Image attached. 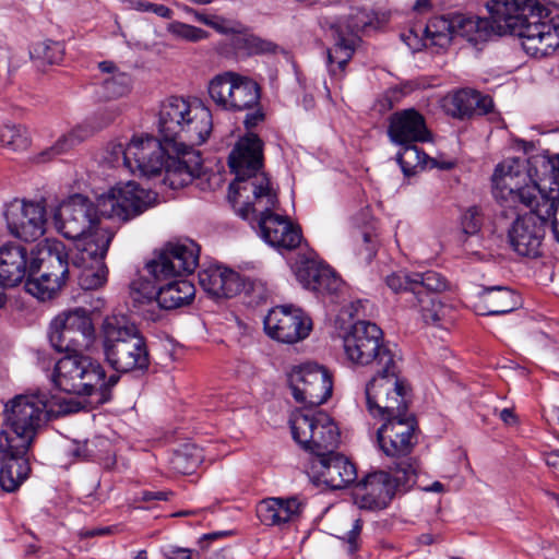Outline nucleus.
I'll use <instances>...</instances> for the list:
<instances>
[{"label": "nucleus", "mask_w": 559, "mask_h": 559, "mask_svg": "<svg viewBox=\"0 0 559 559\" xmlns=\"http://www.w3.org/2000/svg\"><path fill=\"white\" fill-rule=\"evenodd\" d=\"M228 165L236 179L229 186V199L258 201L263 209H270L276 201V193L270 186L265 174L260 173L263 165L262 141L255 134L241 138L228 157Z\"/></svg>", "instance_id": "nucleus-4"}, {"label": "nucleus", "mask_w": 559, "mask_h": 559, "mask_svg": "<svg viewBox=\"0 0 559 559\" xmlns=\"http://www.w3.org/2000/svg\"><path fill=\"white\" fill-rule=\"evenodd\" d=\"M293 439L313 457L331 453L340 443V431L333 419L324 412L296 409L289 419Z\"/></svg>", "instance_id": "nucleus-11"}, {"label": "nucleus", "mask_w": 559, "mask_h": 559, "mask_svg": "<svg viewBox=\"0 0 559 559\" xmlns=\"http://www.w3.org/2000/svg\"><path fill=\"white\" fill-rule=\"evenodd\" d=\"M399 358L388 368L376 369L366 384V400L373 417L399 416L408 411L404 382L400 379Z\"/></svg>", "instance_id": "nucleus-14"}, {"label": "nucleus", "mask_w": 559, "mask_h": 559, "mask_svg": "<svg viewBox=\"0 0 559 559\" xmlns=\"http://www.w3.org/2000/svg\"><path fill=\"white\" fill-rule=\"evenodd\" d=\"M100 336L105 360L116 371L130 372L148 368L146 342L127 316H107L100 326Z\"/></svg>", "instance_id": "nucleus-5"}, {"label": "nucleus", "mask_w": 559, "mask_h": 559, "mask_svg": "<svg viewBox=\"0 0 559 559\" xmlns=\"http://www.w3.org/2000/svg\"><path fill=\"white\" fill-rule=\"evenodd\" d=\"M32 254L26 247L8 242L0 247V286L15 287L31 277Z\"/></svg>", "instance_id": "nucleus-31"}, {"label": "nucleus", "mask_w": 559, "mask_h": 559, "mask_svg": "<svg viewBox=\"0 0 559 559\" xmlns=\"http://www.w3.org/2000/svg\"><path fill=\"white\" fill-rule=\"evenodd\" d=\"M384 423L377 431V440L382 452L394 462L409 460L415 462L409 454L416 443L415 430L417 423L413 414L408 411L399 416H388L382 418Z\"/></svg>", "instance_id": "nucleus-22"}, {"label": "nucleus", "mask_w": 559, "mask_h": 559, "mask_svg": "<svg viewBox=\"0 0 559 559\" xmlns=\"http://www.w3.org/2000/svg\"><path fill=\"white\" fill-rule=\"evenodd\" d=\"M481 226V217L479 210L475 206L469 207L462 215V228L467 235H475Z\"/></svg>", "instance_id": "nucleus-51"}, {"label": "nucleus", "mask_w": 559, "mask_h": 559, "mask_svg": "<svg viewBox=\"0 0 559 559\" xmlns=\"http://www.w3.org/2000/svg\"><path fill=\"white\" fill-rule=\"evenodd\" d=\"M55 366L52 380L55 385L68 393L90 396L104 385L105 370L102 365L88 356L72 352Z\"/></svg>", "instance_id": "nucleus-13"}, {"label": "nucleus", "mask_w": 559, "mask_h": 559, "mask_svg": "<svg viewBox=\"0 0 559 559\" xmlns=\"http://www.w3.org/2000/svg\"><path fill=\"white\" fill-rule=\"evenodd\" d=\"M368 301L357 300L350 306V317H359L360 312H365Z\"/></svg>", "instance_id": "nucleus-62"}, {"label": "nucleus", "mask_w": 559, "mask_h": 559, "mask_svg": "<svg viewBox=\"0 0 559 559\" xmlns=\"http://www.w3.org/2000/svg\"><path fill=\"white\" fill-rule=\"evenodd\" d=\"M382 331L377 324L357 320L344 335L343 344L347 358L357 365H371L374 370L392 366L397 355L381 343Z\"/></svg>", "instance_id": "nucleus-15"}, {"label": "nucleus", "mask_w": 559, "mask_h": 559, "mask_svg": "<svg viewBox=\"0 0 559 559\" xmlns=\"http://www.w3.org/2000/svg\"><path fill=\"white\" fill-rule=\"evenodd\" d=\"M131 174L155 176L165 170L164 182L171 189L182 188L201 174V156L197 151L174 152L162 138L134 135L129 141Z\"/></svg>", "instance_id": "nucleus-2"}, {"label": "nucleus", "mask_w": 559, "mask_h": 559, "mask_svg": "<svg viewBox=\"0 0 559 559\" xmlns=\"http://www.w3.org/2000/svg\"><path fill=\"white\" fill-rule=\"evenodd\" d=\"M341 285V280L328 265H325L323 270H321V273L316 280L311 290L319 294H335L340 289Z\"/></svg>", "instance_id": "nucleus-48"}, {"label": "nucleus", "mask_w": 559, "mask_h": 559, "mask_svg": "<svg viewBox=\"0 0 559 559\" xmlns=\"http://www.w3.org/2000/svg\"><path fill=\"white\" fill-rule=\"evenodd\" d=\"M519 305L518 295L504 286H492L483 289L477 311L483 316H499L513 311Z\"/></svg>", "instance_id": "nucleus-34"}, {"label": "nucleus", "mask_w": 559, "mask_h": 559, "mask_svg": "<svg viewBox=\"0 0 559 559\" xmlns=\"http://www.w3.org/2000/svg\"><path fill=\"white\" fill-rule=\"evenodd\" d=\"M354 46L352 40L341 37L333 48L328 51V61L330 64L336 63L340 72L344 71L347 62L352 59Z\"/></svg>", "instance_id": "nucleus-47"}, {"label": "nucleus", "mask_w": 559, "mask_h": 559, "mask_svg": "<svg viewBox=\"0 0 559 559\" xmlns=\"http://www.w3.org/2000/svg\"><path fill=\"white\" fill-rule=\"evenodd\" d=\"M201 287L214 298H231L241 290L250 293L254 283H245L240 275L224 266H211L199 273Z\"/></svg>", "instance_id": "nucleus-30"}, {"label": "nucleus", "mask_w": 559, "mask_h": 559, "mask_svg": "<svg viewBox=\"0 0 559 559\" xmlns=\"http://www.w3.org/2000/svg\"><path fill=\"white\" fill-rule=\"evenodd\" d=\"M114 233L109 228L96 229L87 237L75 241L71 253V267L78 271L79 285L86 290L97 289L107 281L104 259Z\"/></svg>", "instance_id": "nucleus-10"}, {"label": "nucleus", "mask_w": 559, "mask_h": 559, "mask_svg": "<svg viewBox=\"0 0 559 559\" xmlns=\"http://www.w3.org/2000/svg\"><path fill=\"white\" fill-rule=\"evenodd\" d=\"M309 477L317 484L331 489H342L357 478L355 465L341 453L335 452L312 457L308 467Z\"/></svg>", "instance_id": "nucleus-26"}, {"label": "nucleus", "mask_w": 559, "mask_h": 559, "mask_svg": "<svg viewBox=\"0 0 559 559\" xmlns=\"http://www.w3.org/2000/svg\"><path fill=\"white\" fill-rule=\"evenodd\" d=\"M263 119V114L260 110L254 111L253 114H248L245 119V124L247 128L255 127Z\"/></svg>", "instance_id": "nucleus-60"}, {"label": "nucleus", "mask_w": 559, "mask_h": 559, "mask_svg": "<svg viewBox=\"0 0 559 559\" xmlns=\"http://www.w3.org/2000/svg\"><path fill=\"white\" fill-rule=\"evenodd\" d=\"M487 9L496 35H516L530 16H539L542 5L538 0H489Z\"/></svg>", "instance_id": "nucleus-24"}, {"label": "nucleus", "mask_w": 559, "mask_h": 559, "mask_svg": "<svg viewBox=\"0 0 559 559\" xmlns=\"http://www.w3.org/2000/svg\"><path fill=\"white\" fill-rule=\"evenodd\" d=\"M545 463L559 472V450H555L545 454Z\"/></svg>", "instance_id": "nucleus-58"}, {"label": "nucleus", "mask_w": 559, "mask_h": 559, "mask_svg": "<svg viewBox=\"0 0 559 559\" xmlns=\"http://www.w3.org/2000/svg\"><path fill=\"white\" fill-rule=\"evenodd\" d=\"M203 460L202 450L192 444H186L177 450L170 460L173 468L181 474H191Z\"/></svg>", "instance_id": "nucleus-40"}, {"label": "nucleus", "mask_w": 559, "mask_h": 559, "mask_svg": "<svg viewBox=\"0 0 559 559\" xmlns=\"http://www.w3.org/2000/svg\"><path fill=\"white\" fill-rule=\"evenodd\" d=\"M94 333L88 311L75 308L53 319L50 324L49 342L58 352H81L92 345Z\"/></svg>", "instance_id": "nucleus-16"}, {"label": "nucleus", "mask_w": 559, "mask_h": 559, "mask_svg": "<svg viewBox=\"0 0 559 559\" xmlns=\"http://www.w3.org/2000/svg\"><path fill=\"white\" fill-rule=\"evenodd\" d=\"M495 197L509 206H534L536 202L548 199L549 191L531 180L524 163L520 159H508L499 164L492 176Z\"/></svg>", "instance_id": "nucleus-9"}, {"label": "nucleus", "mask_w": 559, "mask_h": 559, "mask_svg": "<svg viewBox=\"0 0 559 559\" xmlns=\"http://www.w3.org/2000/svg\"><path fill=\"white\" fill-rule=\"evenodd\" d=\"M91 443L85 441L82 444H79L76 449L73 451V454L80 459H90L94 456L93 450L91 449Z\"/></svg>", "instance_id": "nucleus-57"}, {"label": "nucleus", "mask_w": 559, "mask_h": 559, "mask_svg": "<svg viewBox=\"0 0 559 559\" xmlns=\"http://www.w3.org/2000/svg\"><path fill=\"white\" fill-rule=\"evenodd\" d=\"M207 90L215 105L225 110L241 111L259 105V85L251 79L234 72L214 76Z\"/></svg>", "instance_id": "nucleus-17"}, {"label": "nucleus", "mask_w": 559, "mask_h": 559, "mask_svg": "<svg viewBox=\"0 0 559 559\" xmlns=\"http://www.w3.org/2000/svg\"><path fill=\"white\" fill-rule=\"evenodd\" d=\"M454 27L455 37L466 38L474 44L485 41L492 34H496L491 19H481L478 16L454 14Z\"/></svg>", "instance_id": "nucleus-36"}, {"label": "nucleus", "mask_w": 559, "mask_h": 559, "mask_svg": "<svg viewBox=\"0 0 559 559\" xmlns=\"http://www.w3.org/2000/svg\"><path fill=\"white\" fill-rule=\"evenodd\" d=\"M147 8L152 9V12L158 16L169 19L171 16V10L164 4L147 3Z\"/></svg>", "instance_id": "nucleus-59"}, {"label": "nucleus", "mask_w": 559, "mask_h": 559, "mask_svg": "<svg viewBox=\"0 0 559 559\" xmlns=\"http://www.w3.org/2000/svg\"><path fill=\"white\" fill-rule=\"evenodd\" d=\"M75 400H51L44 393L20 394L9 400L3 409L0 449L28 451L49 414L66 415L82 408Z\"/></svg>", "instance_id": "nucleus-1"}, {"label": "nucleus", "mask_w": 559, "mask_h": 559, "mask_svg": "<svg viewBox=\"0 0 559 559\" xmlns=\"http://www.w3.org/2000/svg\"><path fill=\"white\" fill-rule=\"evenodd\" d=\"M112 532V528L107 526V527H100V528H94V530H82L80 532V536L82 538H92V537H95V536H102V535H108Z\"/></svg>", "instance_id": "nucleus-56"}, {"label": "nucleus", "mask_w": 559, "mask_h": 559, "mask_svg": "<svg viewBox=\"0 0 559 559\" xmlns=\"http://www.w3.org/2000/svg\"><path fill=\"white\" fill-rule=\"evenodd\" d=\"M278 200L270 209H263L262 203L251 199L249 201L235 200L234 210L243 219L258 218L261 238L278 250H293L297 248L302 239L301 230L294 225L286 216L274 214Z\"/></svg>", "instance_id": "nucleus-12"}, {"label": "nucleus", "mask_w": 559, "mask_h": 559, "mask_svg": "<svg viewBox=\"0 0 559 559\" xmlns=\"http://www.w3.org/2000/svg\"><path fill=\"white\" fill-rule=\"evenodd\" d=\"M311 328V320L293 306H277L264 319L266 334L282 343L293 344L306 338Z\"/></svg>", "instance_id": "nucleus-25"}, {"label": "nucleus", "mask_w": 559, "mask_h": 559, "mask_svg": "<svg viewBox=\"0 0 559 559\" xmlns=\"http://www.w3.org/2000/svg\"><path fill=\"white\" fill-rule=\"evenodd\" d=\"M155 199V193L140 188L134 181H129L103 194L97 206L103 216L127 222L148 209Z\"/></svg>", "instance_id": "nucleus-21"}, {"label": "nucleus", "mask_w": 559, "mask_h": 559, "mask_svg": "<svg viewBox=\"0 0 559 559\" xmlns=\"http://www.w3.org/2000/svg\"><path fill=\"white\" fill-rule=\"evenodd\" d=\"M104 159L115 168H123L131 173V159L129 157V142H110L107 145Z\"/></svg>", "instance_id": "nucleus-46"}, {"label": "nucleus", "mask_w": 559, "mask_h": 559, "mask_svg": "<svg viewBox=\"0 0 559 559\" xmlns=\"http://www.w3.org/2000/svg\"><path fill=\"white\" fill-rule=\"evenodd\" d=\"M425 31L435 45L440 47L449 45L455 37L454 15L431 19Z\"/></svg>", "instance_id": "nucleus-38"}, {"label": "nucleus", "mask_w": 559, "mask_h": 559, "mask_svg": "<svg viewBox=\"0 0 559 559\" xmlns=\"http://www.w3.org/2000/svg\"><path fill=\"white\" fill-rule=\"evenodd\" d=\"M325 265L312 257L300 255L293 265L297 281L307 289L312 288Z\"/></svg>", "instance_id": "nucleus-41"}, {"label": "nucleus", "mask_w": 559, "mask_h": 559, "mask_svg": "<svg viewBox=\"0 0 559 559\" xmlns=\"http://www.w3.org/2000/svg\"><path fill=\"white\" fill-rule=\"evenodd\" d=\"M131 79L124 72L112 73L109 78L104 79L102 83L104 97L119 98L130 92Z\"/></svg>", "instance_id": "nucleus-45"}, {"label": "nucleus", "mask_w": 559, "mask_h": 559, "mask_svg": "<svg viewBox=\"0 0 559 559\" xmlns=\"http://www.w3.org/2000/svg\"><path fill=\"white\" fill-rule=\"evenodd\" d=\"M165 499H166L165 493L162 492V491H158V492L146 491V492L143 493V500L144 501L165 500Z\"/></svg>", "instance_id": "nucleus-63"}, {"label": "nucleus", "mask_w": 559, "mask_h": 559, "mask_svg": "<svg viewBox=\"0 0 559 559\" xmlns=\"http://www.w3.org/2000/svg\"><path fill=\"white\" fill-rule=\"evenodd\" d=\"M0 142L11 151H24L29 145L28 131L23 126L4 124L0 129Z\"/></svg>", "instance_id": "nucleus-44"}, {"label": "nucleus", "mask_w": 559, "mask_h": 559, "mask_svg": "<svg viewBox=\"0 0 559 559\" xmlns=\"http://www.w3.org/2000/svg\"><path fill=\"white\" fill-rule=\"evenodd\" d=\"M515 35L525 52L535 58L551 55L559 47V17L549 22H527Z\"/></svg>", "instance_id": "nucleus-28"}, {"label": "nucleus", "mask_w": 559, "mask_h": 559, "mask_svg": "<svg viewBox=\"0 0 559 559\" xmlns=\"http://www.w3.org/2000/svg\"><path fill=\"white\" fill-rule=\"evenodd\" d=\"M413 280L414 273L401 271L388 275L385 283L394 293L405 292L412 295Z\"/></svg>", "instance_id": "nucleus-50"}, {"label": "nucleus", "mask_w": 559, "mask_h": 559, "mask_svg": "<svg viewBox=\"0 0 559 559\" xmlns=\"http://www.w3.org/2000/svg\"><path fill=\"white\" fill-rule=\"evenodd\" d=\"M10 234L25 242L38 240L46 233V209L43 202L14 200L5 212Z\"/></svg>", "instance_id": "nucleus-23"}, {"label": "nucleus", "mask_w": 559, "mask_h": 559, "mask_svg": "<svg viewBox=\"0 0 559 559\" xmlns=\"http://www.w3.org/2000/svg\"><path fill=\"white\" fill-rule=\"evenodd\" d=\"M200 247L190 239L170 241L146 263L156 281L191 274L199 264Z\"/></svg>", "instance_id": "nucleus-18"}, {"label": "nucleus", "mask_w": 559, "mask_h": 559, "mask_svg": "<svg viewBox=\"0 0 559 559\" xmlns=\"http://www.w3.org/2000/svg\"><path fill=\"white\" fill-rule=\"evenodd\" d=\"M548 222H550L552 234L556 240L559 242V218L556 217V213L550 219H548Z\"/></svg>", "instance_id": "nucleus-64"}, {"label": "nucleus", "mask_w": 559, "mask_h": 559, "mask_svg": "<svg viewBox=\"0 0 559 559\" xmlns=\"http://www.w3.org/2000/svg\"><path fill=\"white\" fill-rule=\"evenodd\" d=\"M63 53L64 48L61 43L48 39L34 44L29 50L32 59L47 64L59 63L63 58Z\"/></svg>", "instance_id": "nucleus-43"}, {"label": "nucleus", "mask_w": 559, "mask_h": 559, "mask_svg": "<svg viewBox=\"0 0 559 559\" xmlns=\"http://www.w3.org/2000/svg\"><path fill=\"white\" fill-rule=\"evenodd\" d=\"M194 285L187 280L173 281L156 289L150 283H141L134 289L132 298L135 302H154L160 308L170 310L189 305L194 298Z\"/></svg>", "instance_id": "nucleus-27"}, {"label": "nucleus", "mask_w": 559, "mask_h": 559, "mask_svg": "<svg viewBox=\"0 0 559 559\" xmlns=\"http://www.w3.org/2000/svg\"><path fill=\"white\" fill-rule=\"evenodd\" d=\"M500 419L507 425H514L516 423V416L511 408H503L500 412Z\"/></svg>", "instance_id": "nucleus-61"}, {"label": "nucleus", "mask_w": 559, "mask_h": 559, "mask_svg": "<svg viewBox=\"0 0 559 559\" xmlns=\"http://www.w3.org/2000/svg\"><path fill=\"white\" fill-rule=\"evenodd\" d=\"M93 132L94 129L90 124H80L75 127L69 133L62 135L51 147L41 152L39 160L47 162L60 154H63L90 138Z\"/></svg>", "instance_id": "nucleus-37"}, {"label": "nucleus", "mask_w": 559, "mask_h": 559, "mask_svg": "<svg viewBox=\"0 0 559 559\" xmlns=\"http://www.w3.org/2000/svg\"><path fill=\"white\" fill-rule=\"evenodd\" d=\"M71 269L64 245L45 239L37 246L36 253L32 251V273L25 282V289L38 299H50L66 284Z\"/></svg>", "instance_id": "nucleus-6"}, {"label": "nucleus", "mask_w": 559, "mask_h": 559, "mask_svg": "<svg viewBox=\"0 0 559 559\" xmlns=\"http://www.w3.org/2000/svg\"><path fill=\"white\" fill-rule=\"evenodd\" d=\"M287 381L295 401L309 407L325 403L333 390L329 370L312 362L294 366Z\"/></svg>", "instance_id": "nucleus-19"}, {"label": "nucleus", "mask_w": 559, "mask_h": 559, "mask_svg": "<svg viewBox=\"0 0 559 559\" xmlns=\"http://www.w3.org/2000/svg\"><path fill=\"white\" fill-rule=\"evenodd\" d=\"M361 528H362L361 520L360 519L355 520L352 530L346 534V537L344 538V539H346V542L348 544V552L349 554H354L358 549L357 539L361 532Z\"/></svg>", "instance_id": "nucleus-53"}, {"label": "nucleus", "mask_w": 559, "mask_h": 559, "mask_svg": "<svg viewBox=\"0 0 559 559\" xmlns=\"http://www.w3.org/2000/svg\"><path fill=\"white\" fill-rule=\"evenodd\" d=\"M368 24L367 16L364 12L357 11L355 15H350V20L347 23V28L352 32H358Z\"/></svg>", "instance_id": "nucleus-54"}, {"label": "nucleus", "mask_w": 559, "mask_h": 559, "mask_svg": "<svg viewBox=\"0 0 559 559\" xmlns=\"http://www.w3.org/2000/svg\"><path fill=\"white\" fill-rule=\"evenodd\" d=\"M157 129L159 136L174 146V152L194 151L212 132V114L201 103L171 96L160 103Z\"/></svg>", "instance_id": "nucleus-3"}, {"label": "nucleus", "mask_w": 559, "mask_h": 559, "mask_svg": "<svg viewBox=\"0 0 559 559\" xmlns=\"http://www.w3.org/2000/svg\"><path fill=\"white\" fill-rule=\"evenodd\" d=\"M556 178H559V169ZM549 187L548 199L528 206L530 213L518 217L508 231V239L515 252L523 257L535 258L539 255L542 241L545 235L544 226L557 212L559 201V182Z\"/></svg>", "instance_id": "nucleus-8"}, {"label": "nucleus", "mask_w": 559, "mask_h": 559, "mask_svg": "<svg viewBox=\"0 0 559 559\" xmlns=\"http://www.w3.org/2000/svg\"><path fill=\"white\" fill-rule=\"evenodd\" d=\"M212 27L222 34H229L236 32L234 24L225 19L215 16Z\"/></svg>", "instance_id": "nucleus-55"}, {"label": "nucleus", "mask_w": 559, "mask_h": 559, "mask_svg": "<svg viewBox=\"0 0 559 559\" xmlns=\"http://www.w3.org/2000/svg\"><path fill=\"white\" fill-rule=\"evenodd\" d=\"M447 286V280L436 271L414 273L412 296L435 295L443 292Z\"/></svg>", "instance_id": "nucleus-39"}, {"label": "nucleus", "mask_w": 559, "mask_h": 559, "mask_svg": "<svg viewBox=\"0 0 559 559\" xmlns=\"http://www.w3.org/2000/svg\"><path fill=\"white\" fill-rule=\"evenodd\" d=\"M167 559H193V555L199 554L190 548H183L176 545H166L162 549Z\"/></svg>", "instance_id": "nucleus-52"}, {"label": "nucleus", "mask_w": 559, "mask_h": 559, "mask_svg": "<svg viewBox=\"0 0 559 559\" xmlns=\"http://www.w3.org/2000/svg\"><path fill=\"white\" fill-rule=\"evenodd\" d=\"M388 135L394 144L423 143L431 140L424 116L414 108L399 110L390 116Z\"/></svg>", "instance_id": "nucleus-29"}, {"label": "nucleus", "mask_w": 559, "mask_h": 559, "mask_svg": "<svg viewBox=\"0 0 559 559\" xmlns=\"http://www.w3.org/2000/svg\"><path fill=\"white\" fill-rule=\"evenodd\" d=\"M167 31L177 38L193 43L206 37V32L202 28L181 22L170 23L167 27Z\"/></svg>", "instance_id": "nucleus-49"}, {"label": "nucleus", "mask_w": 559, "mask_h": 559, "mask_svg": "<svg viewBox=\"0 0 559 559\" xmlns=\"http://www.w3.org/2000/svg\"><path fill=\"white\" fill-rule=\"evenodd\" d=\"M99 207L81 194L60 204L53 214L56 228L66 237L76 240L105 228L98 217Z\"/></svg>", "instance_id": "nucleus-20"}, {"label": "nucleus", "mask_w": 559, "mask_h": 559, "mask_svg": "<svg viewBox=\"0 0 559 559\" xmlns=\"http://www.w3.org/2000/svg\"><path fill=\"white\" fill-rule=\"evenodd\" d=\"M416 477V466L409 460L394 462L389 472L369 473L355 485V503L359 509L382 510L399 490L409 489Z\"/></svg>", "instance_id": "nucleus-7"}, {"label": "nucleus", "mask_w": 559, "mask_h": 559, "mask_svg": "<svg viewBox=\"0 0 559 559\" xmlns=\"http://www.w3.org/2000/svg\"><path fill=\"white\" fill-rule=\"evenodd\" d=\"M443 108L453 118L465 119L488 114L493 108V102L487 95L464 88L445 96Z\"/></svg>", "instance_id": "nucleus-32"}, {"label": "nucleus", "mask_w": 559, "mask_h": 559, "mask_svg": "<svg viewBox=\"0 0 559 559\" xmlns=\"http://www.w3.org/2000/svg\"><path fill=\"white\" fill-rule=\"evenodd\" d=\"M407 301L419 311L425 323L435 324L440 320L443 307L436 295L412 296Z\"/></svg>", "instance_id": "nucleus-42"}, {"label": "nucleus", "mask_w": 559, "mask_h": 559, "mask_svg": "<svg viewBox=\"0 0 559 559\" xmlns=\"http://www.w3.org/2000/svg\"><path fill=\"white\" fill-rule=\"evenodd\" d=\"M401 150L396 154V160L405 176H412L425 168L451 169L453 162L439 163L435 158L428 157L418 148L416 143L399 144Z\"/></svg>", "instance_id": "nucleus-35"}, {"label": "nucleus", "mask_w": 559, "mask_h": 559, "mask_svg": "<svg viewBox=\"0 0 559 559\" xmlns=\"http://www.w3.org/2000/svg\"><path fill=\"white\" fill-rule=\"evenodd\" d=\"M301 511V503L296 498H269L260 502L257 512L265 525H283L295 521Z\"/></svg>", "instance_id": "nucleus-33"}]
</instances>
